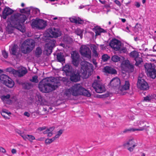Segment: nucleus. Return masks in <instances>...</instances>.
<instances>
[{"label":"nucleus","instance_id":"f257e3e1","mask_svg":"<svg viewBox=\"0 0 156 156\" xmlns=\"http://www.w3.org/2000/svg\"><path fill=\"white\" fill-rule=\"evenodd\" d=\"M81 69L77 73L76 72L72 73V67L69 65H66L62 68L65 72L64 73L67 76H70L72 81L76 82L80 80V77L83 78H87L90 76L93 71V66L90 63L86 61L81 63Z\"/></svg>","mask_w":156,"mask_h":156},{"label":"nucleus","instance_id":"f03ea898","mask_svg":"<svg viewBox=\"0 0 156 156\" xmlns=\"http://www.w3.org/2000/svg\"><path fill=\"white\" fill-rule=\"evenodd\" d=\"M61 33L58 29H49L47 30L44 33V36L46 38L45 39L47 40L48 43L46 44L45 46V49L48 54H50L52 51V48L54 46L55 41L53 40H49V37H56L60 36Z\"/></svg>","mask_w":156,"mask_h":156},{"label":"nucleus","instance_id":"7ed1b4c3","mask_svg":"<svg viewBox=\"0 0 156 156\" xmlns=\"http://www.w3.org/2000/svg\"><path fill=\"white\" fill-rule=\"evenodd\" d=\"M53 77L46 78L41 81L38 85L40 90L43 93H48L55 89L59 85V82Z\"/></svg>","mask_w":156,"mask_h":156},{"label":"nucleus","instance_id":"20e7f679","mask_svg":"<svg viewBox=\"0 0 156 156\" xmlns=\"http://www.w3.org/2000/svg\"><path fill=\"white\" fill-rule=\"evenodd\" d=\"M80 94L88 97L91 95L88 91L83 88L80 84H78L66 89L64 92V97L65 99H70L72 95L77 96Z\"/></svg>","mask_w":156,"mask_h":156},{"label":"nucleus","instance_id":"39448f33","mask_svg":"<svg viewBox=\"0 0 156 156\" xmlns=\"http://www.w3.org/2000/svg\"><path fill=\"white\" fill-rule=\"evenodd\" d=\"M34 41L32 39H27L22 44L21 49L22 51L26 53L31 51L34 46Z\"/></svg>","mask_w":156,"mask_h":156},{"label":"nucleus","instance_id":"423d86ee","mask_svg":"<svg viewBox=\"0 0 156 156\" xmlns=\"http://www.w3.org/2000/svg\"><path fill=\"white\" fill-rule=\"evenodd\" d=\"M145 122L142 120H137L134 122L133 125L134 126L139 127L138 128H130L129 129H126L125 132L128 131H142L144 130H146L148 127L144 125Z\"/></svg>","mask_w":156,"mask_h":156},{"label":"nucleus","instance_id":"0eeeda50","mask_svg":"<svg viewBox=\"0 0 156 156\" xmlns=\"http://www.w3.org/2000/svg\"><path fill=\"white\" fill-rule=\"evenodd\" d=\"M109 45L115 50L119 51L120 53L126 52V48L122 46L121 42L116 39H113Z\"/></svg>","mask_w":156,"mask_h":156},{"label":"nucleus","instance_id":"6e6552de","mask_svg":"<svg viewBox=\"0 0 156 156\" xmlns=\"http://www.w3.org/2000/svg\"><path fill=\"white\" fill-rule=\"evenodd\" d=\"M9 21L10 24L8 26L9 27H12L13 28H15L19 30L22 33L25 32V29L24 27L20 24L16 23L18 21L15 16H11L10 19L9 20Z\"/></svg>","mask_w":156,"mask_h":156},{"label":"nucleus","instance_id":"1a4fd4ad","mask_svg":"<svg viewBox=\"0 0 156 156\" xmlns=\"http://www.w3.org/2000/svg\"><path fill=\"white\" fill-rule=\"evenodd\" d=\"M7 71L12 73L14 76L21 77L25 74L27 72V69L23 67H20L18 71L12 69L11 68L7 69Z\"/></svg>","mask_w":156,"mask_h":156},{"label":"nucleus","instance_id":"9d476101","mask_svg":"<svg viewBox=\"0 0 156 156\" xmlns=\"http://www.w3.org/2000/svg\"><path fill=\"white\" fill-rule=\"evenodd\" d=\"M137 144L135 140L132 137H131L127 139L123 143V146L127 148L130 151H132L133 150L135 147L136 146Z\"/></svg>","mask_w":156,"mask_h":156},{"label":"nucleus","instance_id":"9b49d317","mask_svg":"<svg viewBox=\"0 0 156 156\" xmlns=\"http://www.w3.org/2000/svg\"><path fill=\"white\" fill-rule=\"evenodd\" d=\"M1 82L9 87H12L14 85L13 81L8 76L2 74L0 76Z\"/></svg>","mask_w":156,"mask_h":156},{"label":"nucleus","instance_id":"f8f14e48","mask_svg":"<svg viewBox=\"0 0 156 156\" xmlns=\"http://www.w3.org/2000/svg\"><path fill=\"white\" fill-rule=\"evenodd\" d=\"M145 67L147 75L152 79L156 77V70L154 69L152 64L149 63H146L145 65Z\"/></svg>","mask_w":156,"mask_h":156},{"label":"nucleus","instance_id":"ddd939ff","mask_svg":"<svg viewBox=\"0 0 156 156\" xmlns=\"http://www.w3.org/2000/svg\"><path fill=\"white\" fill-rule=\"evenodd\" d=\"M130 84L128 80H125L121 82L118 93L121 95H124L126 93V90L129 89Z\"/></svg>","mask_w":156,"mask_h":156},{"label":"nucleus","instance_id":"4468645a","mask_svg":"<svg viewBox=\"0 0 156 156\" xmlns=\"http://www.w3.org/2000/svg\"><path fill=\"white\" fill-rule=\"evenodd\" d=\"M121 84L120 79L118 77H115L111 80L109 86L110 87L115 90L118 92Z\"/></svg>","mask_w":156,"mask_h":156},{"label":"nucleus","instance_id":"2eb2a0df","mask_svg":"<svg viewBox=\"0 0 156 156\" xmlns=\"http://www.w3.org/2000/svg\"><path fill=\"white\" fill-rule=\"evenodd\" d=\"M80 52L81 55L84 57L89 59L91 58V51L87 46L82 45L80 48Z\"/></svg>","mask_w":156,"mask_h":156},{"label":"nucleus","instance_id":"dca6fc26","mask_svg":"<svg viewBox=\"0 0 156 156\" xmlns=\"http://www.w3.org/2000/svg\"><path fill=\"white\" fill-rule=\"evenodd\" d=\"M92 87L95 91L98 93H101L104 92L106 90L104 85L98 81H94L93 83Z\"/></svg>","mask_w":156,"mask_h":156},{"label":"nucleus","instance_id":"f3484780","mask_svg":"<svg viewBox=\"0 0 156 156\" xmlns=\"http://www.w3.org/2000/svg\"><path fill=\"white\" fill-rule=\"evenodd\" d=\"M72 63L75 66H77L80 61V58L78 53L76 51H73L71 53Z\"/></svg>","mask_w":156,"mask_h":156},{"label":"nucleus","instance_id":"a211bd4d","mask_svg":"<svg viewBox=\"0 0 156 156\" xmlns=\"http://www.w3.org/2000/svg\"><path fill=\"white\" fill-rule=\"evenodd\" d=\"M137 85L139 88L143 90H146L149 88L148 84L143 79L138 78Z\"/></svg>","mask_w":156,"mask_h":156},{"label":"nucleus","instance_id":"6ab92c4d","mask_svg":"<svg viewBox=\"0 0 156 156\" xmlns=\"http://www.w3.org/2000/svg\"><path fill=\"white\" fill-rule=\"evenodd\" d=\"M131 57L133 58L136 61V65L138 66L142 62V59L139 57L138 53L136 51H133L131 52L129 54Z\"/></svg>","mask_w":156,"mask_h":156},{"label":"nucleus","instance_id":"aec40b11","mask_svg":"<svg viewBox=\"0 0 156 156\" xmlns=\"http://www.w3.org/2000/svg\"><path fill=\"white\" fill-rule=\"evenodd\" d=\"M14 12L12 9L8 7H6L3 11L2 17L4 19H6L7 16L11 15Z\"/></svg>","mask_w":156,"mask_h":156},{"label":"nucleus","instance_id":"412c9836","mask_svg":"<svg viewBox=\"0 0 156 156\" xmlns=\"http://www.w3.org/2000/svg\"><path fill=\"white\" fill-rule=\"evenodd\" d=\"M10 52L11 54L13 55H16L18 54L19 51V49L16 45H12L10 48Z\"/></svg>","mask_w":156,"mask_h":156},{"label":"nucleus","instance_id":"4be33fe9","mask_svg":"<svg viewBox=\"0 0 156 156\" xmlns=\"http://www.w3.org/2000/svg\"><path fill=\"white\" fill-rule=\"evenodd\" d=\"M129 67H132L133 66L130 65L128 60H125L122 62L121 64V67L123 70H126L127 68Z\"/></svg>","mask_w":156,"mask_h":156},{"label":"nucleus","instance_id":"5701e85b","mask_svg":"<svg viewBox=\"0 0 156 156\" xmlns=\"http://www.w3.org/2000/svg\"><path fill=\"white\" fill-rule=\"evenodd\" d=\"M69 20L71 22L76 24H82L84 22L80 18L75 16L70 18Z\"/></svg>","mask_w":156,"mask_h":156},{"label":"nucleus","instance_id":"b1692460","mask_svg":"<svg viewBox=\"0 0 156 156\" xmlns=\"http://www.w3.org/2000/svg\"><path fill=\"white\" fill-rule=\"evenodd\" d=\"M104 71L105 73L115 74L117 73L115 69L109 66H106L104 68Z\"/></svg>","mask_w":156,"mask_h":156},{"label":"nucleus","instance_id":"393cba45","mask_svg":"<svg viewBox=\"0 0 156 156\" xmlns=\"http://www.w3.org/2000/svg\"><path fill=\"white\" fill-rule=\"evenodd\" d=\"M91 48L93 52V56L95 57H98L99 54L97 51L98 49V46L93 44L91 46Z\"/></svg>","mask_w":156,"mask_h":156},{"label":"nucleus","instance_id":"a878e982","mask_svg":"<svg viewBox=\"0 0 156 156\" xmlns=\"http://www.w3.org/2000/svg\"><path fill=\"white\" fill-rule=\"evenodd\" d=\"M46 24V23L45 21L42 19H38L37 28L42 29L45 27Z\"/></svg>","mask_w":156,"mask_h":156},{"label":"nucleus","instance_id":"bb28decb","mask_svg":"<svg viewBox=\"0 0 156 156\" xmlns=\"http://www.w3.org/2000/svg\"><path fill=\"white\" fill-rule=\"evenodd\" d=\"M21 136L25 140H29L30 141H32L33 140L35 139L34 137L30 135L22 134Z\"/></svg>","mask_w":156,"mask_h":156},{"label":"nucleus","instance_id":"cd10ccee","mask_svg":"<svg viewBox=\"0 0 156 156\" xmlns=\"http://www.w3.org/2000/svg\"><path fill=\"white\" fill-rule=\"evenodd\" d=\"M10 97V95L8 94L3 96L2 97V99L5 103L9 104L11 103V101L9 100Z\"/></svg>","mask_w":156,"mask_h":156},{"label":"nucleus","instance_id":"c85d7f7f","mask_svg":"<svg viewBox=\"0 0 156 156\" xmlns=\"http://www.w3.org/2000/svg\"><path fill=\"white\" fill-rule=\"evenodd\" d=\"M122 58L123 59L124 58L121 57L117 55H114L112 57L111 60L113 62H116L120 61Z\"/></svg>","mask_w":156,"mask_h":156},{"label":"nucleus","instance_id":"c756f323","mask_svg":"<svg viewBox=\"0 0 156 156\" xmlns=\"http://www.w3.org/2000/svg\"><path fill=\"white\" fill-rule=\"evenodd\" d=\"M57 58L58 62L62 63L64 62L65 59L63 54L58 53L57 55Z\"/></svg>","mask_w":156,"mask_h":156},{"label":"nucleus","instance_id":"7c9ffc66","mask_svg":"<svg viewBox=\"0 0 156 156\" xmlns=\"http://www.w3.org/2000/svg\"><path fill=\"white\" fill-rule=\"evenodd\" d=\"M155 97L156 96L155 95L153 96L148 95L144 97V101H151L153 99L155 98Z\"/></svg>","mask_w":156,"mask_h":156},{"label":"nucleus","instance_id":"2f4dec72","mask_svg":"<svg viewBox=\"0 0 156 156\" xmlns=\"http://www.w3.org/2000/svg\"><path fill=\"white\" fill-rule=\"evenodd\" d=\"M38 19H36L35 20H32L31 26L33 28H37L38 24Z\"/></svg>","mask_w":156,"mask_h":156},{"label":"nucleus","instance_id":"473e14b6","mask_svg":"<svg viewBox=\"0 0 156 156\" xmlns=\"http://www.w3.org/2000/svg\"><path fill=\"white\" fill-rule=\"evenodd\" d=\"M31 8L32 7H27L24 9H21L20 11V12H21L26 13L28 14L30 13V12L31 10Z\"/></svg>","mask_w":156,"mask_h":156},{"label":"nucleus","instance_id":"72a5a7b5","mask_svg":"<svg viewBox=\"0 0 156 156\" xmlns=\"http://www.w3.org/2000/svg\"><path fill=\"white\" fill-rule=\"evenodd\" d=\"M37 102V104H42L43 102L44 99L40 95H38L36 98Z\"/></svg>","mask_w":156,"mask_h":156},{"label":"nucleus","instance_id":"f704fd0d","mask_svg":"<svg viewBox=\"0 0 156 156\" xmlns=\"http://www.w3.org/2000/svg\"><path fill=\"white\" fill-rule=\"evenodd\" d=\"M42 53V50L40 48H36L35 51V55L37 57H39Z\"/></svg>","mask_w":156,"mask_h":156},{"label":"nucleus","instance_id":"c9c22d12","mask_svg":"<svg viewBox=\"0 0 156 156\" xmlns=\"http://www.w3.org/2000/svg\"><path fill=\"white\" fill-rule=\"evenodd\" d=\"M1 114L5 118L6 116L5 115V114L9 115L10 114H11V113L10 112L7 110L5 109H3L1 112Z\"/></svg>","mask_w":156,"mask_h":156},{"label":"nucleus","instance_id":"e433bc0d","mask_svg":"<svg viewBox=\"0 0 156 156\" xmlns=\"http://www.w3.org/2000/svg\"><path fill=\"white\" fill-rule=\"evenodd\" d=\"M63 41L64 42H67L68 43H70L72 41L73 39L70 37H68L67 36H66L65 37Z\"/></svg>","mask_w":156,"mask_h":156},{"label":"nucleus","instance_id":"4c0bfd02","mask_svg":"<svg viewBox=\"0 0 156 156\" xmlns=\"http://www.w3.org/2000/svg\"><path fill=\"white\" fill-rule=\"evenodd\" d=\"M55 140V138L54 137L51 139H47L45 140V143L47 144H49L52 143Z\"/></svg>","mask_w":156,"mask_h":156},{"label":"nucleus","instance_id":"58836bf2","mask_svg":"<svg viewBox=\"0 0 156 156\" xmlns=\"http://www.w3.org/2000/svg\"><path fill=\"white\" fill-rule=\"evenodd\" d=\"M31 11L33 14H35L39 13L40 12V10L38 9L34 8L32 7Z\"/></svg>","mask_w":156,"mask_h":156},{"label":"nucleus","instance_id":"ea45409f","mask_svg":"<svg viewBox=\"0 0 156 156\" xmlns=\"http://www.w3.org/2000/svg\"><path fill=\"white\" fill-rule=\"evenodd\" d=\"M63 131L62 130H60L58 131L55 137H54V138H55V139L56 140L57 138H58L59 137V136H61V135Z\"/></svg>","mask_w":156,"mask_h":156},{"label":"nucleus","instance_id":"a19ab883","mask_svg":"<svg viewBox=\"0 0 156 156\" xmlns=\"http://www.w3.org/2000/svg\"><path fill=\"white\" fill-rule=\"evenodd\" d=\"M20 21L21 23H23L27 19L26 16L25 15H20Z\"/></svg>","mask_w":156,"mask_h":156},{"label":"nucleus","instance_id":"79ce46f5","mask_svg":"<svg viewBox=\"0 0 156 156\" xmlns=\"http://www.w3.org/2000/svg\"><path fill=\"white\" fill-rule=\"evenodd\" d=\"M103 30L100 28H98L97 29H96L95 31L96 35H100L101 33L103 32Z\"/></svg>","mask_w":156,"mask_h":156},{"label":"nucleus","instance_id":"37998d69","mask_svg":"<svg viewBox=\"0 0 156 156\" xmlns=\"http://www.w3.org/2000/svg\"><path fill=\"white\" fill-rule=\"evenodd\" d=\"M77 35H79L81 38L82 36L83 31L82 30L79 29H77L76 31Z\"/></svg>","mask_w":156,"mask_h":156},{"label":"nucleus","instance_id":"c03bdc74","mask_svg":"<svg viewBox=\"0 0 156 156\" xmlns=\"http://www.w3.org/2000/svg\"><path fill=\"white\" fill-rule=\"evenodd\" d=\"M110 58V57L107 54H105L102 56V59L104 61H106Z\"/></svg>","mask_w":156,"mask_h":156},{"label":"nucleus","instance_id":"a18cd8bd","mask_svg":"<svg viewBox=\"0 0 156 156\" xmlns=\"http://www.w3.org/2000/svg\"><path fill=\"white\" fill-rule=\"evenodd\" d=\"M54 127H51L48 129V130H50V131H49V132H48V136L49 137H50L52 136L53 132L52 131L54 130Z\"/></svg>","mask_w":156,"mask_h":156},{"label":"nucleus","instance_id":"49530a36","mask_svg":"<svg viewBox=\"0 0 156 156\" xmlns=\"http://www.w3.org/2000/svg\"><path fill=\"white\" fill-rule=\"evenodd\" d=\"M37 77L36 76H34L33 77L31 81L33 82L37 83L38 82Z\"/></svg>","mask_w":156,"mask_h":156},{"label":"nucleus","instance_id":"de8ad7c7","mask_svg":"<svg viewBox=\"0 0 156 156\" xmlns=\"http://www.w3.org/2000/svg\"><path fill=\"white\" fill-rule=\"evenodd\" d=\"M2 55L5 58H7L8 56L7 53L5 51H2Z\"/></svg>","mask_w":156,"mask_h":156},{"label":"nucleus","instance_id":"09e8293b","mask_svg":"<svg viewBox=\"0 0 156 156\" xmlns=\"http://www.w3.org/2000/svg\"><path fill=\"white\" fill-rule=\"evenodd\" d=\"M140 3L138 2H135V5L137 8H139L140 6Z\"/></svg>","mask_w":156,"mask_h":156},{"label":"nucleus","instance_id":"8fccbe9b","mask_svg":"<svg viewBox=\"0 0 156 156\" xmlns=\"http://www.w3.org/2000/svg\"><path fill=\"white\" fill-rule=\"evenodd\" d=\"M114 2L119 6L120 7L121 6V3L118 0H114Z\"/></svg>","mask_w":156,"mask_h":156},{"label":"nucleus","instance_id":"3c124183","mask_svg":"<svg viewBox=\"0 0 156 156\" xmlns=\"http://www.w3.org/2000/svg\"><path fill=\"white\" fill-rule=\"evenodd\" d=\"M131 27L130 26H129L126 27L125 31L127 32H130V30L131 29Z\"/></svg>","mask_w":156,"mask_h":156},{"label":"nucleus","instance_id":"603ef678","mask_svg":"<svg viewBox=\"0 0 156 156\" xmlns=\"http://www.w3.org/2000/svg\"><path fill=\"white\" fill-rule=\"evenodd\" d=\"M0 152L4 153L6 152V151L3 148L0 147Z\"/></svg>","mask_w":156,"mask_h":156},{"label":"nucleus","instance_id":"864d4df0","mask_svg":"<svg viewBox=\"0 0 156 156\" xmlns=\"http://www.w3.org/2000/svg\"><path fill=\"white\" fill-rule=\"evenodd\" d=\"M46 129V127L45 126H43L41 127H40L38 128V130L40 131H41L42 130L45 129Z\"/></svg>","mask_w":156,"mask_h":156},{"label":"nucleus","instance_id":"5fc2aeb1","mask_svg":"<svg viewBox=\"0 0 156 156\" xmlns=\"http://www.w3.org/2000/svg\"><path fill=\"white\" fill-rule=\"evenodd\" d=\"M11 152L13 154H16V151L14 149H12L11 151Z\"/></svg>","mask_w":156,"mask_h":156},{"label":"nucleus","instance_id":"6e6d98bb","mask_svg":"<svg viewBox=\"0 0 156 156\" xmlns=\"http://www.w3.org/2000/svg\"><path fill=\"white\" fill-rule=\"evenodd\" d=\"M50 130H48V129H47L44 132V134H47L48 135V132H49V131Z\"/></svg>","mask_w":156,"mask_h":156},{"label":"nucleus","instance_id":"4d7b16f0","mask_svg":"<svg viewBox=\"0 0 156 156\" xmlns=\"http://www.w3.org/2000/svg\"><path fill=\"white\" fill-rule=\"evenodd\" d=\"M24 115H25L27 117H29L30 115V114L27 112H25L24 113Z\"/></svg>","mask_w":156,"mask_h":156},{"label":"nucleus","instance_id":"13d9d810","mask_svg":"<svg viewBox=\"0 0 156 156\" xmlns=\"http://www.w3.org/2000/svg\"><path fill=\"white\" fill-rule=\"evenodd\" d=\"M121 19L123 23H125L126 21V20L125 19L121 18Z\"/></svg>","mask_w":156,"mask_h":156},{"label":"nucleus","instance_id":"bf43d9fd","mask_svg":"<svg viewBox=\"0 0 156 156\" xmlns=\"http://www.w3.org/2000/svg\"><path fill=\"white\" fill-rule=\"evenodd\" d=\"M100 2L103 4H105L106 2L105 1H101V0H99Z\"/></svg>","mask_w":156,"mask_h":156},{"label":"nucleus","instance_id":"052dcab7","mask_svg":"<svg viewBox=\"0 0 156 156\" xmlns=\"http://www.w3.org/2000/svg\"><path fill=\"white\" fill-rule=\"evenodd\" d=\"M85 7V6L83 5H81L79 7V8L80 9H82Z\"/></svg>","mask_w":156,"mask_h":156},{"label":"nucleus","instance_id":"680f3d73","mask_svg":"<svg viewBox=\"0 0 156 156\" xmlns=\"http://www.w3.org/2000/svg\"><path fill=\"white\" fill-rule=\"evenodd\" d=\"M154 51H156V46H154L153 48Z\"/></svg>","mask_w":156,"mask_h":156},{"label":"nucleus","instance_id":"e2e57ef3","mask_svg":"<svg viewBox=\"0 0 156 156\" xmlns=\"http://www.w3.org/2000/svg\"><path fill=\"white\" fill-rule=\"evenodd\" d=\"M100 47L102 49H105V48L103 47V45H100Z\"/></svg>","mask_w":156,"mask_h":156},{"label":"nucleus","instance_id":"0e129e2a","mask_svg":"<svg viewBox=\"0 0 156 156\" xmlns=\"http://www.w3.org/2000/svg\"><path fill=\"white\" fill-rule=\"evenodd\" d=\"M146 2V0H142V2L143 4H144Z\"/></svg>","mask_w":156,"mask_h":156},{"label":"nucleus","instance_id":"69168bd1","mask_svg":"<svg viewBox=\"0 0 156 156\" xmlns=\"http://www.w3.org/2000/svg\"><path fill=\"white\" fill-rule=\"evenodd\" d=\"M93 63L96 66L97 64V63L95 61H93Z\"/></svg>","mask_w":156,"mask_h":156},{"label":"nucleus","instance_id":"338daca9","mask_svg":"<svg viewBox=\"0 0 156 156\" xmlns=\"http://www.w3.org/2000/svg\"><path fill=\"white\" fill-rule=\"evenodd\" d=\"M24 5H25V4L23 3H22L21 4V6L23 7H24Z\"/></svg>","mask_w":156,"mask_h":156},{"label":"nucleus","instance_id":"774afa93","mask_svg":"<svg viewBox=\"0 0 156 156\" xmlns=\"http://www.w3.org/2000/svg\"><path fill=\"white\" fill-rule=\"evenodd\" d=\"M60 45L62 46L63 47H65V45L63 44H61Z\"/></svg>","mask_w":156,"mask_h":156}]
</instances>
